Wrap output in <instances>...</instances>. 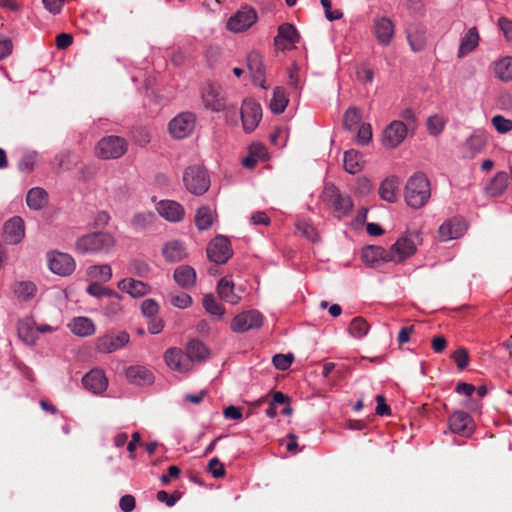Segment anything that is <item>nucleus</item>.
<instances>
[{"label":"nucleus","mask_w":512,"mask_h":512,"mask_svg":"<svg viewBox=\"0 0 512 512\" xmlns=\"http://www.w3.org/2000/svg\"><path fill=\"white\" fill-rule=\"evenodd\" d=\"M406 37L411 49L414 52H420L426 45V28L419 23H411L407 25Z\"/></svg>","instance_id":"nucleus-21"},{"label":"nucleus","mask_w":512,"mask_h":512,"mask_svg":"<svg viewBox=\"0 0 512 512\" xmlns=\"http://www.w3.org/2000/svg\"><path fill=\"white\" fill-rule=\"evenodd\" d=\"M36 292V285L31 281H20L14 285L15 295L23 301H28L34 298Z\"/></svg>","instance_id":"nucleus-43"},{"label":"nucleus","mask_w":512,"mask_h":512,"mask_svg":"<svg viewBox=\"0 0 512 512\" xmlns=\"http://www.w3.org/2000/svg\"><path fill=\"white\" fill-rule=\"evenodd\" d=\"M256 20V12L251 8L243 7L229 18L227 28L234 33H240L250 28Z\"/></svg>","instance_id":"nucleus-10"},{"label":"nucleus","mask_w":512,"mask_h":512,"mask_svg":"<svg viewBox=\"0 0 512 512\" xmlns=\"http://www.w3.org/2000/svg\"><path fill=\"white\" fill-rule=\"evenodd\" d=\"M361 119L360 112L355 107H350L344 115V125L348 129H352Z\"/></svg>","instance_id":"nucleus-57"},{"label":"nucleus","mask_w":512,"mask_h":512,"mask_svg":"<svg viewBox=\"0 0 512 512\" xmlns=\"http://www.w3.org/2000/svg\"><path fill=\"white\" fill-rule=\"evenodd\" d=\"M12 48V41L8 37L0 35V60L9 56Z\"/></svg>","instance_id":"nucleus-61"},{"label":"nucleus","mask_w":512,"mask_h":512,"mask_svg":"<svg viewBox=\"0 0 512 512\" xmlns=\"http://www.w3.org/2000/svg\"><path fill=\"white\" fill-rule=\"evenodd\" d=\"M135 498L132 495H124L120 498L119 506L123 512H131L135 508Z\"/></svg>","instance_id":"nucleus-63"},{"label":"nucleus","mask_w":512,"mask_h":512,"mask_svg":"<svg viewBox=\"0 0 512 512\" xmlns=\"http://www.w3.org/2000/svg\"><path fill=\"white\" fill-rule=\"evenodd\" d=\"M42 2L45 9L54 15L61 12L62 6L64 4V0H42Z\"/></svg>","instance_id":"nucleus-62"},{"label":"nucleus","mask_w":512,"mask_h":512,"mask_svg":"<svg viewBox=\"0 0 512 512\" xmlns=\"http://www.w3.org/2000/svg\"><path fill=\"white\" fill-rule=\"evenodd\" d=\"M400 181L396 176H390L384 179L379 187V196L388 203H394L397 200Z\"/></svg>","instance_id":"nucleus-30"},{"label":"nucleus","mask_w":512,"mask_h":512,"mask_svg":"<svg viewBox=\"0 0 512 512\" xmlns=\"http://www.w3.org/2000/svg\"><path fill=\"white\" fill-rule=\"evenodd\" d=\"M207 469L214 478H221L225 475L224 465L217 457H214L209 461Z\"/></svg>","instance_id":"nucleus-59"},{"label":"nucleus","mask_w":512,"mask_h":512,"mask_svg":"<svg viewBox=\"0 0 512 512\" xmlns=\"http://www.w3.org/2000/svg\"><path fill=\"white\" fill-rule=\"evenodd\" d=\"M195 127V116L192 113L184 112L173 118L169 123L171 135L177 139L187 137Z\"/></svg>","instance_id":"nucleus-13"},{"label":"nucleus","mask_w":512,"mask_h":512,"mask_svg":"<svg viewBox=\"0 0 512 512\" xmlns=\"http://www.w3.org/2000/svg\"><path fill=\"white\" fill-rule=\"evenodd\" d=\"M86 291L88 294H90L91 296L96 297V298L108 296V297L115 298L118 301H120L122 299V296L119 293L103 287L99 282L91 283L86 288Z\"/></svg>","instance_id":"nucleus-46"},{"label":"nucleus","mask_w":512,"mask_h":512,"mask_svg":"<svg viewBox=\"0 0 512 512\" xmlns=\"http://www.w3.org/2000/svg\"><path fill=\"white\" fill-rule=\"evenodd\" d=\"M87 275L96 282H107L112 277V269L108 264L94 265L87 269Z\"/></svg>","instance_id":"nucleus-42"},{"label":"nucleus","mask_w":512,"mask_h":512,"mask_svg":"<svg viewBox=\"0 0 512 512\" xmlns=\"http://www.w3.org/2000/svg\"><path fill=\"white\" fill-rule=\"evenodd\" d=\"M18 335L28 345H34L37 341L36 324L32 319L26 318L18 322Z\"/></svg>","instance_id":"nucleus-32"},{"label":"nucleus","mask_w":512,"mask_h":512,"mask_svg":"<svg viewBox=\"0 0 512 512\" xmlns=\"http://www.w3.org/2000/svg\"><path fill=\"white\" fill-rule=\"evenodd\" d=\"M247 66L251 73L253 82L261 88L266 89L262 57L258 52L252 51L248 54Z\"/></svg>","instance_id":"nucleus-25"},{"label":"nucleus","mask_w":512,"mask_h":512,"mask_svg":"<svg viewBox=\"0 0 512 512\" xmlns=\"http://www.w3.org/2000/svg\"><path fill=\"white\" fill-rule=\"evenodd\" d=\"M71 331L78 336L87 337L95 333V325L86 317H76L69 324Z\"/></svg>","instance_id":"nucleus-35"},{"label":"nucleus","mask_w":512,"mask_h":512,"mask_svg":"<svg viewBox=\"0 0 512 512\" xmlns=\"http://www.w3.org/2000/svg\"><path fill=\"white\" fill-rule=\"evenodd\" d=\"M48 202L47 192L40 187L31 188L26 196V203L30 209L41 210Z\"/></svg>","instance_id":"nucleus-33"},{"label":"nucleus","mask_w":512,"mask_h":512,"mask_svg":"<svg viewBox=\"0 0 512 512\" xmlns=\"http://www.w3.org/2000/svg\"><path fill=\"white\" fill-rule=\"evenodd\" d=\"M49 269L57 275L67 276L75 270V261L67 253L52 252L48 254Z\"/></svg>","instance_id":"nucleus-12"},{"label":"nucleus","mask_w":512,"mask_h":512,"mask_svg":"<svg viewBox=\"0 0 512 512\" xmlns=\"http://www.w3.org/2000/svg\"><path fill=\"white\" fill-rule=\"evenodd\" d=\"M407 130V125L403 121H392L383 132V145L388 148H396L404 141Z\"/></svg>","instance_id":"nucleus-14"},{"label":"nucleus","mask_w":512,"mask_h":512,"mask_svg":"<svg viewBox=\"0 0 512 512\" xmlns=\"http://www.w3.org/2000/svg\"><path fill=\"white\" fill-rule=\"evenodd\" d=\"M293 359L292 354H276L272 362L277 369L284 371L291 366Z\"/></svg>","instance_id":"nucleus-56"},{"label":"nucleus","mask_w":512,"mask_h":512,"mask_svg":"<svg viewBox=\"0 0 512 512\" xmlns=\"http://www.w3.org/2000/svg\"><path fill=\"white\" fill-rule=\"evenodd\" d=\"M128 149L127 141L115 135L103 137L96 145V155L101 159H118L123 156Z\"/></svg>","instance_id":"nucleus-5"},{"label":"nucleus","mask_w":512,"mask_h":512,"mask_svg":"<svg viewBox=\"0 0 512 512\" xmlns=\"http://www.w3.org/2000/svg\"><path fill=\"white\" fill-rule=\"evenodd\" d=\"M154 220L155 214L153 212H140L134 215L132 219V225L137 229H144L151 225Z\"/></svg>","instance_id":"nucleus-51"},{"label":"nucleus","mask_w":512,"mask_h":512,"mask_svg":"<svg viewBox=\"0 0 512 512\" xmlns=\"http://www.w3.org/2000/svg\"><path fill=\"white\" fill-rule=\"evenodd\" d=\"M175 282L184 289L193 287L196 283V271L188 265H181L174 271Z\"/></svg>","instance_id":"nucleus-31"},{"label":"nucleus","mask_w":512,"mask_h":512,"mask_svg":"<svg viewBox=\"0 0 512 512\" xmlns=\"http://www.w3.org/2000/svg\"><path fill=\"white\" fill-rule=\"evenodd\" d=\"M494 73L495 76L503 82L512 81V57L507 56L496 61L494 64Z\"/></svg>","instance_id":"nucleus-39"},{"label":"nucleus","mask_w":512,"mask_h":512,"mask_svg":"<svg viewBox=\"0 0 512 512\" xmlns=\"http://www.w3.org/2000/svg\"><path fill=\"white\" fill-rule=\"evenodd\" d=\"M297 230L302 234V236L311 242H317L319 240L318 232L311 224L307 222H299L297 224Z\"/></svg>","instance_id":"nucleus-54"},{"label":"nucleus","mask_w":512,"mask_h":512,"mask_svg":"<svg viewBox=\"0 0 512 512\" xmlns=\"http://www.w3.org/2000/svg\"><path fill=\"white\" fill-rule=\"evenodd\" d=\"M450 430L461 436L469 437L475 429L471 416L464 411H455L449 418Z\"/></svg>","instance_id":"nucleus-17"},{"label":"nucleus","mask_w":512,"mask_h":512,"mask_svg":"<svg viewBox=\"0 0 512 512\" xmlns=\"http://www.w3.org/2000/svg\"><path fill=\"white\" fill-rule=\"evenodd\" d=\"M430 195V182L425 174L415 173L407 180L404 196L408 206L419 209L428 202Z\"/></svg>","instance_id":"nucleus-1"},{"label":"nucleus","mask_w":512,"mask_h":512,"mask_svg":"<svg viewBox=\"0 0 512 512\" xmlns=\"http://www.w3.org/2000/svg\"><path fill=\"white\" fill-rule=\"evenodd\" d=\"M166 365L173 371L186 374L192 370V365L186 356V353L179 348L173 347L164 353Z\"/></svg>","instance_id":"nucleus-16"},{"label":"nucleus","mask_w":512,"mask_h":512,"mask_svg":"<svg viewBox=\"0 0 512 512\" xmlns=\"http://www.w3.org/2000/svg\"><path fill=\"white\" fill-rule=\"evenodd\" d=\"M374 35L377 41L383 45L388 46L394 37L395 26L393 21L388 17H376L373 23Z\"/></svg>","instance_id":"nucleus-18"},{"label":"nucleus","mask_w":512,"mask_h":512,"mask_svg":"<svg viewBox=\"0 0 512 512\" xmlns=\"http://www.w3.org/2000/svg\"><path fill=\"white\" fill-rule=\"evenodd\" d=\"M498 25L508 40H512V21L506 17H501L498 20Z\"/></svg>","instance_id":"nucleus-64"},{"label":"nucleus","mask_w":512,"mask_h":512,"mask_svg":"<svg viewBox=\"0 0 512 512\" xmlns=\"http://www.w3.org/2000/svg\"><path fill=\"white\" fill-rule=\"evenodd\" d=\"M207 347L199 340H191L186 346V356L192 365L193 362H199L208 357Z\"/></svg>","instance_id":"nucleus-34"},{"label":"nucleus","mask_w":512,"mask_h":512,"mask_svg":"<svg viewBox=\"0 0 512 512\" xmlns=\"http://www.w3.org/2000/svg\"><path fill=\"white\" fill-rule=\"evenodd\" d=\"M159 215L170 222H178L184 217V208L176 201L162 200L157 205Z\"/></svg>","instance_id":"nucleus-24"},{"label":"nucleus","mask_w":512,"mask_h":512,"mask_svg":"<svg viewBox=\"0 0 512 512\" xmlns=\"http://www.w3.org/2000/svg\"><path fill=\"white\" fill-rule=\"evenodd\" d=\"M372 139V129L370 124H362L357 133V143L360 145H367Z\"/></svg>","instance_id":"nucleus-58"},{"label":"nucleus","mask_w":512,"mask_h":512,"mask_svg":"<svg viewBox=\"0 0 512 512\" xmlns=\"http://www.w3.org/2000/svg\"><path fill=\"white\" fill-rule=\"evenodd\" d=\"M128 273L138 276V277H146L149 275L151 268L150 266L143 260L133 259L129 262L127 266Z\"/></svg>","instance_id":"nucleus-48"},{"label":"nucleus","mask_w":512,"mask_h":512,"mask_svg":"<svg viewBox=\"0 0 512 512\" xmlns=\"http://www.w3.org/2000/svg\"><path fill=\"white\" fill-rule=\"evenodd\" d=\"M214 218L215 215L213 210L208 206H202L197 210L195 224L199 230H206L210 228Z\"/></svg>","instance_id":"nucleus-44"},{"label":"nucleus","mask_w":512,"mask_h":512,"mask_svg":"<svg viewBox=\"0 0 512 512\" xmlns=\"http://www.w3.org/2000/svg\"><path fill=\"white\" fill-rule=\"evenodd\" d=\"M183 182L186 189L194 195L204 194L210 186V180L205 169L199 165L186 168L183 174Z\"/></svg>","instance_id":"nucleus-4"},{"label":"nucleus","mask_w":512,"mask_h":512,"mask_svg":"<svg viewBox=\"0 0 512 512\" xmlns=\"http://www.w3.org/2000/svg\"><path fill=\"white\" fill-rule=\"evenodd\" d=\"M232 248L228 238L215 237L207 247V256L210 261L217 264L226 263L232 256Z\"/></svg>","instance_id":"nucleus-6"},{"label":"nucleus","mask_w":512,"mask_h":512,"mask_svg":"<svg viewBox=\"0 0 512 512\" xmlns=\"http://www.w3.org/2000/svg\"><path fill=\"white\" fill-rule=\"evenodd\" d=\"M452 357L460 370H463L468 365L469 356L466 349L460 348L456 350Z\"/></svg>","instance_id":"nucleus-60"},{"label":"nucleus","mask_w":512,"mask_h":512,"mask_svg":"<svg viewBox=\"0 0 512 512\" xmlns=\"http://www.w3.org/2000/svg\"><path fill=\"white\" fill-rule=\"evenodd\" d=\"M36 162L37 153L34 151H29L22 155L18 163V168L22 172L29 173L34 169Z\"/></svg>","instance_id":"nucleus-50"},{"label":"nucleus","mask_w":512,"mask_h":512,"mask_svg":"<svg viewBox=\"0 0 512 512\" xmlns=\"http://www.w3.org/2000/svg\"><path fill=\"white\" fill-rule=\"evenodd\" d=\"M330 197L338 218L345 217L352 210L353 203L350 196L341 194L336 188L332 187Z\"/></svg>","instance_id":"nucleus-28"},{"label":"nucleus","mask_w":512,"mask_h":512,"mask_svg":"<svg viewBox=\"0 0 512 512\" xmlns=\"http://www.w3.org/2000/svg\"><path fill=\"white\" fill-rule=\"evenodd\" d=\"M343 164L348 173L356 174L362 170L364 161L358 151L351 149L344 153Z\"/></svg>","instance_id":"nucleus-36"},{"label":"nucleus","mask_w":512,"mask_h":512,"mask_svg":"<svg viewBox=\"0 0 512 512\" xmlns=\"http://www.w3.org/2000/svg\"><path fill=\"white\" fill-rule=\"evenodd\" d=\"M466 231V223L461 218H452L445 221L438 230L441 241H450L461 237Z\"/></svg>","instance_id":"nucleus-19"},{"label":"nucleus","mask_w":512,"mask_h":512,"mask_svg":"<svg viewBox=\"0 0 512 512\" xmlns=\"http://www.w3.org/2000/svg\"><path fill=\"white\" fill-rule=\"evenodd\" d=\"M127 378L137 384L152 381V373L144 366H130L126 371Z\"/></svg>","instance_id":"nucleus-40"},{"label":"nucleus","mask_w":512,"mask_h":512,"mask_svg":"<svg viewBox=\"0 0 512 512\" xmlns=\"http://www.w3.org/2000/svg\"><path fill=\"white\" fill-rule=\"evenodd\" d=\"M217 292L222 300L232 305L238 304L241 300V295L236 291L234 283L228 277L219 280Z\"/></svg>","instance_id":"nucleus-29"},{"label":"nucleus","mask_w":512,"mask_h":512,"mask_svg":"<svg viewBox=\"0 0 512 512\" xmlns=\"http://www.w3.org/2000/svg\"><path fill=\"white\" fill-rule=\"evenodd\" d=\"M241 118L245 132H253L262 118L260 104L252 100H245L241 108Z\"/></svg>","instance_id":"nucleus-11"},{"label":"nucleus","mask_w":512,"mask_h":512,"mask_svg":"<svg viewBox=\"0 0 512 512\" xmlns=\"http://www.w3.org/2000/svg\"><path fill=\"white\" fill-rule=\"evenodd\" d=\"M118 288L128 293L133 298L142 297L149 293L150 286L140 280H135L133 278H125L118 282Z\"/></svg>","instance_id":"nucleus-27"},{"label":"nucleus","mask_w":512,"mask_h":512,"mask_svg":"<svg viewBox=\"0 0 512 512\" xmlns=\"http://www.w3.org/2000/svg\"><path fill=\"white\" fill-rule=\"evenodd\" d=\"M75 246L81 254L109 253L115 246V239L110 233L95 232L78 238Z\"/></svg>","instance_id":"nucleus-2"},{"label":"nucleus","mask_w":512,"mask_h":512,"mask_svg":"<svg viewBox=\"0 0 512 512\" xmlns=\"http://www.w3.org/2000/svg\"><path fill=\"white\" fill-rule=\"evenodd\" d=\"M141 311L144 316L153 318L159 312V304L154 299H145L141 303Z\"/></svg>","instance_id":"nucleus-55"},{"label":"nucleus","mask_w":512,"mask_h":512,"mask_svg":"<svg viewBox=\"0 0 512 512\" xmlns=\"http://www.w3.org/2000/svg\"><path fill=\"white\" fill-rule=\"evenodd\" d=\"M422 238L417 231L407 232L402 235L390 247L389 259L391 262L401 263L415 254L417 247L421 244Z\"/></svg>","instance_id":"nucleus-3"},{"label":"nucleus","mask_w":512,"mask_h":512,"mask_svg":"<svg viewBox=\"0 0 512 512\" xmlns=\"http://www.w3.org/2000/svg\"><path fill=\"white\" fill-rule=\"evenodd\" d=\"M444 120L439 115H432L427 120V129L431 135H439L444 129Z\"/></svg>","instance_id":"nucleus-52"},{"label":"nucleus","mask_w":512,"mask_h":512,"mask_svg":"<svg viewBox=\"0 0 512 512\" xmlns=\"http://www.w3.org/2000/svg\"><path fill=\"white\" fill-rule=\"evenodd\" d=\"M83 386L94 394L104 392L108 386V380L100 369H93L82 378Z\"/></svg>","instance_id":"nucleus-22"},{"label":"nucleus","mask_w":512,"mask_h":512,"mask_svg":"<svg viewBox=\"0 0 512 512\" xmlns=\"http://www.w3.org/2000/svg\"><path fill=\"white\" fill-rule=\"evenodd\" d=\"M203 307L211 315L221 317L225 313L224 307L219 304L213 294H206L203 297Z\"/></svg>","instance_id":"nucleus-47"},{"label":"nucleus","mask_w":512,"mask_h":512,"mask_svg":"<svg viewBox=\"0 0 512 512\" xmlns=\"http://www.w3.org/2000/svg\"><path fill=\"white\" fill-rule=\"evenodd\" d=\"M369 324L362 317H355L349 324L348 331L354 338H362L367 335L369 331Z\"/></svg>","instance_id":"nucleus-45"},{"label":"nucleus","mask_w":512,"mask_h":512,"mask_svg":"<svg viewBox=\"0 0 512 512\" xmlns=\"http://www.w3.org/2000/svg\"><path fill=\"white\" fill-rule=\"evenodd\" d=\"M25 237V223L19 216L8 219L3 225V239L6 243L16 245Z\"/></svg>","instance_id":"nucleus-15"},{"label":"nucleus","mask_w":512,"mask_h":512,"mask_svg":"<svg viewBox=\"0 0 512 512\" xmlns=\"http://www.w3.org/2000/svg\"><path fill=\"white\" fill-rule=\"evenodd\" d=\"M168 298L170 304L179 309H186L193 303L191 296L184 292L170 293Z\"/></svg>","instance_id":"nucleus-49"},{"label":"nucleus","mask_w":512,"mask_h":512,"mask_svg":"<svg viewBox=\"0 0 512 512\" xmlns=\"http://www.w3.org/2000/svg\"><path fill=\"white\" fill-rule=\"evenodd\" d=\"M202 101L205 108L219 112L225 108V93L216 83H208L202 90Z\"/></svg>","instance_id":"nucleus-8"},{"label":"nucleus","mask_w":512,"mask_h":512,"mask_svg":"<svg viewBox=\"0 0 512 512\" xmlns=\"http://www.w3.org/2000/svg\"><path fill=\"white\" fill-rule=\"evenodd\" d=\"M389 257L388 250L380 246H367L361 252L362 260L372 267H377L384 262H391Z\"/></svg>","instance_id":"nucleus-23"},{"label":"nucleus","mask_w":512,"mask_h":512,"mask_svg":"<svg viewBox=\"0 0 512 512\" xmlns=\"http://www.w3.org/2000/svg\"><path fill=\"white\" fill-rule=\"evenodd\" d=\"M479 43V35L477 32V29L475 27L470 28L468 32L464 35V37L461 39L459 50H458V57L462 58L465 55L472 52Z\"/></svg>","instance_id":"nucleus-37"},{"label":"nucleus","mask_w":512,"mask_h":512,"mask_svg":"<svg viewBox=\"0 0 512 512\" xmlns=\"http://www.w3.org/2000/svg\"><path fill=\"white\" fill-rule=\"evenodd\" d=\"M263 324V317L256 310H248L237 314L232 322L231 329L236 333H243L251 329L260 328Z\"/></svg>","instance_id":"nucleus-7"},{"label":"nucleus","mask_w":512,"mask_h":512,"mask_svg":"<svg viewBox=\"0 0 512 512\" xmlns=\"http://www.w3.org/2000/svg\"><path fill=\"white\" fill-rule=\"evenodd\" d=\"M162 255L167 262L176 263L187 257V251L183 242L171 240L163 245Z\"/></svg>","instance_id":"nucleus-26"},{"label":"nucleus","mask_w":512,"mask_h":512,"mask_svg":"<svg viewBox=\"0 0 512 512\" xmlns=\"http://www.w3.org/2000/svg\"><path fill=\"white\" fill-rule=\"evenodd\" d=\"M299 41V35L295 27L285 23L279 26L278 34L275 37V46L279 50H289Z\"/></svg>","instance_id":"nucleus-20"},{"label":"nucleus","mask_w":512,"mask_h":512,"mask_svg":"<svg viewBox=\"0 0 512 512\" xmlns=\"http://www.w3.org/2000/svg\"><path fill=\"white\" fill-rule=\"evenodd\" d=\"M288 97L285 90L282 87H275L273 90V96L270 100V109L275 114H281L284 112L288 105Z\"/></svg>","instance_id":"nucleus-41"},{"label":"nucleus","mask_w":512,"mask_h":512,"mask_svg":"<svg viewBox=\"0 0 512 512\" xmlns=\"http://www.w3.org/2000/svg\"><path fill=\"white\" fill-rule=\"evenodd\" d=\"M491 123L493 127L499 132V133H508L512 130V120L506 119L505 117L501 115H496L491 119Z\"/></svg>","instance_id":"nucleus-53"},{"label":"nucleus","mask_w":512,"mask_h":512,"mask_svg":"<svg viewBox=\"0 0 512 512\" xmlns=\"http://www.w3.org/2000/svg\"><path fill=\"white\" fill-rule=\"evenodd\" d=\"M508 185V175L506 172H498L486 186V192L493 197L503 194Z\"/></svg>","instance_id":"nucleus-38"},{"label":"nucleus","mask_w":512,"mask_h":512,"mask_svg":"<svg viewBox=\"0 0 512 512\" xmlns=\"http://www.w3.org/2000/svg\"><path fill=\"white\" fill-rule=\"evenodd\" d=\"M129 340L130 336L125 331L116 335L108 333L97 338L96 350L100 353H113L127 345Z\"/></svg>","instance_id":"nucleus-9"}]
</instances>
